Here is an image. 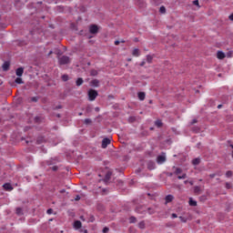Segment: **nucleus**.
<instances>
[{
    "label": "nucleus",
    "mask_w": 233,
    "mask_h": 233,
    "mask_svg": "<svg viewBox=\"0 0 233 233\" xmlns=\"http://www.w3.org/2000/svg\"><path fill=\"white\" fill-rule=\"evenodd\" d=\"M108 230H110L108 228H104L102 232L103 233H108Z\"/></svg>",
    "instance_id": "38"
},
{
    "label": "nucleus",
    "mask_w": 233,
    "mask_h": 233,
    "mask_svg": "<svg viewBox=\"0 0 233 233\" xmlns=\"http://www.w3.org/2000/svg\"><path fill=\"white\" fill-rule=\"evenodd\" d=\"M132 56H134L135 57H139L140 56L139 49L138 48L134 49L132 52Z\"/></svg>",
    "instance_id": "16"
},
{
    "label": "nucleus",
    "mask_w": 233,
    "mask_h": 233,
    "mask_svg": "<svg viewBox=\"0 0 233 233\" xmlns=\"http://www.w3.org/2000/svg\"><path fill=\"white\" fill-rule=\"evenodd\" d=\"M156 127H157L158 128H161V127H163V122H161V120H157L155 122Z\"/></svg>",
    "instance_id": "21"
},
{
    "label": "nucleus",
    "mask_w": 233,
    "mask_h": 233,
    "mask_svg": "<svg viewBox=\"0 0 233 233\" xmlns=\"http://www.w3.org/2000/svg\"><path fill=\"white\" fill-rule=\"evenodd\" d=\"M43 140H44V138H43V137H40V138H38V139L36 140V143H37L38 145H41V143H43Z\"/></svg>",
    "instance_id": "35"
},
{
    "label": "nucleus",
    "mask_w": 233,
    "mask_h": 233,
    "mask_svg": "<svg viewBox=\"0 0 233 233\" xmlns=\"http://www.w3.org/2000/svg\"><path fill=\"white\" fill-rule=\"evenodd\" d=\"M201 163V159L199 158H195L192 160V165L198 166Z\"/></svg>",
    "instance_id": "19"
},
{
    "label": "nucleus",
    "mask_w": 233,
    "mask_h": 233,
    "mask_svg": "<svg viewBox=\"0 0 233 233\" xmlns=\"http://www.w3.org/2000/svg\"><path fill=\"white\" fill-rule=\"evenodd\" d=\"M79 199H81V197H79V195H77V196L75 198V201H79Z\"/></svg>",
    "instance_id": "41"
},
{
    "label": "nucleus",
    "mask_w": 233,
    "mask_h": 233,
    "mask_svg": "<svg viewBox=\"0 0 233 233\" xmlns=\"http://www.w3.org/2000/svg\"><path fill=\"white\" fill-rule=\"evenodd\" d=\"M57 166H54L53 167H52V170L54 171V172H56V170H57Z\"/></svg>",
    "instance_id": "42"
},
{
    "label": "nucleus",
    "mask_w": 233,
    "mask_h": 233,
    "mask_svg": "<svg viewBox=\"0 0 233 233\" xmlns=\"http://www.w3.org/2000/svg\"><path fill=\"white\" fill-rule=\"evenodd\" d=\"M90 86H96V87L99 86V80H97V79L92 80V81L90 82Z\"/></svg>",
    "instance_id": "14"
},
{
    "label": "nucleus",
    "mask_w": 233,
    "mask_h": 233,
    "mask_svg": "<svg viewBox=\"0 0 233 233\" xmlns=\"http://www.w3.org/2000/svg\"><path fill=\"white\" fill-rule=\"evenodd\" d=\"M81 227H82L81 221L76 220V221L74 222V228H75L76 230H79V228H81Z\"/></svg>",
    "instance_id": "10"
},
{
    "label": "nucleus",
    "mask_w": 233,
    "mask_h": 233,
    "mask_svg": "<svg viewBox=\"0 0 233 233\" xmlns=\"http://www.w3.org/2000/svg\"><path fill=\"white\" fill-rule=\"evenodd\" d=\"M190 207H198V202L193 200L192 198L189 199Z\"/></svg>",
    "instance_id": "20"
},
{
    "label": "nucleus",
    "mask_w": 233,
    "mask_h": 233,
    "mask_svg": "<svg viewBox=\"0 0 233 233\" xmlns=\"http://www.w3.org/2000/svg\"><path fill=\"white\" fill-rule=\"evenodd\" d=\"M154 59L153 56L147 55V63H152V60Z\"/></svg>",
    "instance_id": "23"
},
{
    "label": "nucleus",
    "mask_w": 233,
    "mask_h": 233,
    "mask_svg": "<svg viewBox=\"0 0 233 233\" xmlns=\"http://www.w3.org/2000/svg\"><path fill=\"white\" fill-rule=\"evenodd\" d=\"M35 120L36 123H37V121H39V117H35Z\"/></svg>",
    "instance_id": "55"
},
{
    "label": "nucleus",
    "mask_w": 233,
    "mask_h": 233,
    "mask_svg": "<svg viewBox=\"0 0 233 233\" xmlns=\"http://www.w3.org/2000/svg\"><path fill=\"white\" fill-rule=\"evenodd\" d=\"M184 183H185V185H187V183H188V180H185Z\"/></svg>",
    "instance_id": "58"
},
{
    "label": "nucleus",
    "mask_w": 233,
    "mask_h": 233,
    "mask_svg": "<svg viewBox=\"0 0 233 233\" xmlns=\"http://www.w3.org/2000/svg\"><path fill=\"white\" fill-rule=\"evenodd\" d=\"M96 112H99V107L95 108Z\"/></svg>",
    "instance_id": "54"
},
{
    "label": "nucleus",
    "mask_w": 233,
    "mask_h": 233,
    "mask_svg": "<svg viewBox=\"0 0 233 233\" xmlns=\"http://www.w3.org/2000/svg\"><path fill=\"white\" fill-rule=\"evenodd\" d=\"M196 123H198V120L197 119H193V121L191 122V125H194Z\"/></svg>",
    "instance_id": "47"
},
{
    "label": "nucleus",
    "mask_w": 233,
    "mask_h": 233,
    "mask_svg": "<svg viewBox=\"0 0 233 233\" xmlns=\"http://www.w3.org/2000/svg\"><path fill=\"white\" fill-rule=\"evenodd\" d=\"M137 221V218H136V217L129 218V223H136Z\"/></svg>",
    "instance_id": "27"
},
{
    "label": "nucleus",
    "mask_w": 233,
    "mask_h": 233,
    "mask_svg": "<svg viewBox=\"0 0 233 233\" xmlns=\"http://www.w3.org/2000/svg\"><path fill=\"white\" fill-rule=\"evenodd\" d=\"M140 66H145V61H142V62L140 63Z\"/></svg>",
    "instance_id": "49"
},
{
    "label": "nucleus",
    "mask_w": 233,
    "mask_h": 233,
    "mask_svg": "<svg viewBox=\"0 0 233 233\" xmlns=\"http://www.w3.org/2000/svg\"><path fill=\"white\" fill-rule=\"evenodd\" d=\"M177 179H187V174L184 173L181 176L178 175Z\"/></svg>",
    "instance_id": "30"
},
{
    "label": "nucleus",
    "mask_w": 233,
    "mask_h": 233,
    "mask_svg": "<svg viewBox=\"0 0 233 233\" xmlns=\"http://www.w3.org/2000/svg\"><path fill=\"white\" fill-rule=\"evenodd\" d=\"M147 168L149 170H154L156 168V164L154 162H152V161L148 162L147 163Z\"/></svg>",
    "instance_id": "13"
},
{
    "label": "nucleus",
    "mask_w": 233,
    "mask_h": 233,
    "mask_svg": "<svg viewBox=\"0 0 233 233\" xmlns=\"http://www.w3.org/2000/svg\"><path fill=\"white\" fill-rule=\"evenodd\" d=\"M135 41L137 43L139 40L137 38H135Z\"/></svg>",
    "instance_id": "61"
},
{
    "label": "nucleus",
    "mask_w": 233,
    "mask_h": 233,
    "mask_svg": "<svg viewBox=\"0 0 233 233\" xmlns=\"http://www.w3.org/2000/svg\"><path fill=\"white\" fill-rule=\"evenodd\" d=\"M81 85H83V78H77L76 86H81Z\"/></svg>",
    "instance_id": "25"
},
{
    "label": "nucleus",
    "mask_w": 233,
    "mask_h": 233,
    "mask_svg": "<svg viewBox=\"0 0 233 233\" xmlns=\"http://www.w3.org/2000/svg\"><path fill=\"white\" fill-rule=\"evenodd\" d=\"M25 72V69L23 67H19L16 69V76H18V77H21V76H23V73Z\"/></svg>",
    "instance_id": "12"
},
{
    "label": "nucleus",
    "mask_w": 233,
    "mask_h": 233,
    "mask_svg": "<svg viewBox=\"0 0 233 233\" xmlns=\"http://www.w3.org/2000/svg\"><path fill=\"white\" fill-rule=\"evenodd\" d=\"M52 212H54L52 208L47 209V214H52Z\"/></svg>",
    "instance_id": "44"
},
{
    "label": "nucleus",
    "mask_w": 233,
    "mask_h": 233,
    "mask_svg": "<svg viewBox=\"0 0 233 233\" xmlns=\"http://www.w3.org/2000/svg\"><path fill=\"white\" fill-rule=\"evenodd\" d=\"M59 65H68L70 63V57L66 56H63L62 57L58 58Z\"/></svg>",
    "instance_id": "2"
},
{
    "label": "nucleus",
    "mask_w": 233,
    "mask_h": 233,
    "mask_svg": "<svg viewBox=\"0 0 233 233\" xmlns=\"http://www.w3.org/2000/svg\"><path fill=\"white\" fill-rule=\"evenodd\" d=\"M2 69L4 72H8L10 70V62L5 61L3 65H2Z\"/></svg>",
    "instance_id": "7"
},
{
    "label": "nucleus",
    "mask_w": 233,
    "mask_h": 233,
    "mask_svg": "<svg viewBox=\"0 0 233 233\" xmlns=\"http://www.w3.org/2000/svg\"><path fill=\"white\" fill-rule=\"evenodd\" d=\"M229 21H233V13L228 16Z\"/></svg>",
    "instance_id": "43"
},
{
    "label": "nucleus",
    "mask_w": 233,
    "mask_h": 233,
    "mask_svg": "<svg viewBox=\"0 0 233 233\" xmlns=\"http://www.w3.org/2000/svg\"><path fill=\"white\" fill-rule=\"evenodd\" d=\"M209 177H210L211 179H214V177H216V173L210 174V175H209Z\"/></svg>",
    "instance_id": "40"
},
{
    "label": "nucleus",
    "mask_w": 233,
    "mask_h": 233,
    "mask_svg": "<svg viewBox=\"0 0 233 233\" xmlns=\"http://www.w3.org/2000/svg\"><path fill=\"white\" fill-rule=\"evenodd\" d=\"M171 218H177V214H176V213H173V214L171 215Z\"/></svg>",
    "instance_id": "45"
},
{
    "label": "nucleus",
    "mask_w": 233,
    "mask_h": 233,
    "mask_svg": "<svg viewBox=\"0 0 233 233\" xmlns=\"http://www.w3.org/2000/svg\"><path fill=\"white\" fill-rule=\"evenodd\" d=\"M226 176L227 177H232V171H227Z\"/></svg>",
    "instance_id": "33"
},
{
    "label": "nucleus",
    "mask_w": 233,
    "mask_h": 233,
    "mask_svg": "<svg viewBox=\"0 0 233 233\" xmlns=\"http://www.w3.org/2000/svg\"><path fill=\"white\" fill-rule=\"evenodd\" d=\"M177 188H181V187L180 186H177Z\"/></svg>",
    "instance_id": "64"
},
{
    "label": "nucleus",
    "mask_w": 233,
    "mask_h": 233,
    "mask_svg": "<svg viewBox=\"0 0 233 233\" xmlns=\"http://www.w3.org/2000/svg\"><path fill=\"white\" fill-rule=\"evenodd\" d=\"M160 14H166L167 13V8L165 6H161L159 9Z\"/></svg>",
    "instance_id": "29"
},
{
    "label": "nucleus",
    "mask_w": 233,
    "mask_h": 233,
    "mask_svg": "<svg viewBox=\"0 0 233 233\" xmlns=\"http://www.w3.org/2000/svg\"><path fill=\"white\" fill-rule=\"evenodd\" d=\"M193 5H195V6H198V8H199V1L198 0H194Z\"/></svg>",
    "instance_id": "34"
},
{
    "label": "nucleus",
    "mask_w": 233,
    "mask_h": 233,
    "mask_svg": "<svg viewBox=\"0 0 233 233\" xmlns=\"http://www.w3.org/2000/svg\"><path fill=\"white\" fill-rule=\"evenodd\" d=\"M5 190H8V191H11V190H14V187H12V185L10 183H5L3 185Z\"/></svg>",
    "instance_id": "9"
},
{
    "label": "nucleus",
    "mask_w": 233,
    "mask_h": 233,
    "mask_svg": "<svg viewBox=\"0 0 233 233\" xmlns=\"http://www.w3.org/2000/svg\"><path fill=\"white\" fill-rule=\"evenodd\" d=\"M226 188H228V189L232 188V184H231V183L227 182V183H226Z\"/></svg>",
    "instance_id": "32"
},
{
    "label": "nucleus",
    "mask_w": 233,
    "mask_h": 233,
    "mask_svg": "<svg viewBox=\"0 0 233 233\" xmlns=\"http://www.w3.org/2000/svg\"><path fill=\"white\" fill-rule=\"evenodd\" d=\"M31 101H34L35 103L37 101V98L36 97H32Z\"/></svg>",
    "instance_id": "46"
},
{
    "label": "nucleus",
    "mask_w": 233,
    "mask_h": 233,
    "mask_svg": "<svg viewBox=\"0 0 233 233\" xmlns=\"http://www.w3.org/2000/svg\"><path fill=\"white\" fill-rule=\"evenodd\" d=\"M179 219L182 221V223H187V218L184 217H179Z\"/></svg>",
    "instance_id": "37"
},
{
    "label": "nucleus",
    "mask_w": 233,
    "mask_h": 233,
    "mask_svg": "<svg viewBox=\"0 0 233 233\" xmlns=\"http://www.w3.org/2000/svg\"><path fill=\"white\" fill-rule=\"evenodd\" d=\"M145 92H139L138 93V99H140V101H145Z\"/></svg>",
    "instance_id": "18"
},
{
    "label": "nucleus",
    "mask_w": 233,
    "mask_h": 233,
    "mask_svg": "<svg viewBox=\"0 0 233 233\" xmlns=\"http://www.w3.org/2000/svg\"><path fill=\"white\" fill-rule=\"evenodd\" d=\"M87 96L90 101H96V97L99 96V93H97V91L95 89H89Z\"/></svg>",
    "instance_id": "1"
},
{
    "label": "nucleus",
    "mask_w": 233,
    "mask_h": 233,
    "mask_svg": "<svg viewBox=\"0 0 233 233\" xmlns=\"http://www.w3.org/2000/svg\"><path fill=\"white\" fill-rule=\"evenodd\" d=\"M217 57L218 59H225V53H223L222 51H218L217 53Z\"/></svg>",
    "instance_id": "15"
},
{
    "label": "nucleus",
    "mask_w": 233,
    "mask_h": 233,
    "mask_svg": "<svg viewBox=\"0 0 233 233\" xmlns=\"http://www.w3.org/2000/svg\"><path fill=\"white\" fill-rule=\"evenodd\" d=\"M15 82L17 84V85H23V78L21 77H17L15 78Z\"/></svg>",
    "instance_id": "22"
},
{
    "label": "nucleus",
    "mask_w": 233,
    "mask_h": 233,
    "mask_svg": "<svg viewBox=\"0 0 233 233\" xmlns=\"http://www.w3.org/2000/svg\"><path fill=\"white\" fill-rule=\"evenodd\" d=\"M165 161H167V157H165V155H160L157 157V162L158 165H162V163H165Z\"/></svg>",
    "instance_id": "5"
},
{
    "label": "nucleus",
    "mask_w": 233,
    "mask_h": 233,
    "mask_svg": "<svg viewBox=\"0 0 233 233\" xmlns=\"http://www.w3.org/2000/svg\"><path fill=\"white\" fill-rule=\"evenodd\" d=\"M120 43H125V40H121Z\"/></svg>",
    "instance_id": "62"
},
{
    "label": "nucleus",
    "mask_w": 233,
    "mask_h": 233,
    "mask_svg": "<svg viewBox=\"0 0 233 233\" xmlns=\"http://www.w3.org/2000/svg\"><path fill=\"white\" fill-rule=\"evenodd\" d=\"M232 56H233V52H228V53L227 54V57H232Z\"/></svg>",
    "instance_id": "39"
},
{
    "label": "nucleus",
    "mask_w": 233,
    "mask_h": 233,
    "mask_svg": "<svg viewBox=\"0 0 233 233\" xmlns=\"http://www.w3.org/2000/svg\"><path fill=\"white\" fill-rule=\"evenodd\" d=\"M90 34H97L99 32V27L96 25H92L89 27Z\"/></svg>",
    "instance_id": "3"
},
{
    "label": "nucleus",
    "mask_w": 233,
    "mask_h": 233,
    "mask_svg": "<svg viewBox=\"0 0 233 233\" xmlns=\"http://www.w3.org/2000/svg\"><path fill=\"white\" fill-rule=\"evenodd\" d=\"M189 185H194V182L193 181H189Z\"/></svg>",
    "instance_id": "56"
},
{
    "label": "nucleus",
    "mask_w": 233,
    "mask_h": 233,
    "mask_svg": "<svg viewBox=\"0 0 233 233\" xmlns=\"http://www.w3.org/2000/svg\"><path fill=\"white\" fill-rule=\"evenodd\" d=\"M56 108V109L63 108V106H57Z\"/></svg>",
    "instance_id": "50"
},
{
    "label": "nucleus",
    "mask_w": 233,
    "mask_h": 233,
    "mask_svg": "<svg viewBox=\"0 0 233 233\" xmlns=\"http://www.w3.org/2000/svg\"><path fill=\"white\" fill-rule=\"evenodd\" d=\"M16 214H17V216H23V208H16Z\"/></svg>",
    "instance_id": "24"
},
{
    "label": "nucleus",
    "mask_w": 233,
    "mask_h": 233,
    "mask_svg": "<svg viewBox=\"0 0 233 233\" xmlns=\"http://www.w3.org/2000/svg\"><path fill=\"white\" fill-rule=\"evenodd\" d=\"M84 233H88V230H85Z\"/></svg>",
    "instance_id": "63"
},
{
    "label": "nucleus",
    "mask_w": 233,
    "mask_h": 233,
    "mask_svg": "<svg viewBox=\"0 0 233 233\" xmlns=\"http://www.w3.org/2000/svg\"><path fill=\"white\" fill-rule=\"evenodd\" d=\"M167 176L172 177L174 176V173H168Z\"/></svg>",
    "instance_id": "52"
},
{
    "label": "nucleus",
    "mask_w": 233,
    "mask_h": 233,
    "mask_svg": "<svg viewBox=\"0 0 233 233\" xmlns=\"http://www.w3.org/2000/svg\"><path fill=\"white\" fill-rule=\"evenodd\" d=\"M138 227H139V228H141V229L145 228V221L139 222V223H138Z\"/></svg>",
    "instance_id": "31"
},
{
    "label": "nucleus",
    "mask_w": 233,
    "mask_h": 233,
    "mask_svg": "<svg viewBox=\"0 0 233 233\" xmlns=\"http://www.w3.org/2000/svg\"><path fill=\"white\" fill-rule=\"evenodd\" d=\"M56 117H61V115L57 114V115H56Z\"/></svg>",
    "instance_id": "59"
},
{
    "label": "nucleus",
    "mask_w": 233,
    "mask_h": 233,
    "mask_svg": "<svg viewBox=\"0 0 233 233\" xmlns=\"http://www.w3.org/2000/svg\"><path fill=\"white\" fill-rule=\"evenodd\" d=\"M194 190V194H196V196H199V194L203 193V188H201V186H195L193 187Z\"/></svg>",
    "instance_id": "4"
},
{
    "label": "nucleus",
    "mask_w": 233,
    "mask_h": 233,
    "mask_svg": "<svg viewBox=\"0 0 233 233\" xmlns=\"http://www.w3.org/2000/svg\"><path fill=\"white\" fill-rule=\"evenodd\" d=\"M173 170H175L174 174L176 176H179V174H181L183 172V169H181V167H173Z\"/></svg>",
    "instance_id": "11"
},
{
    "label": "nucleus",
    "mask_w": 233,
    "mask_h": 233,
    "mask_svg": "<svg viewBox=\"0 0 233 233\" xmlns=\"http://www.w3.org/2000/svg\"><path fill=\"white\" fill-rule=\"evenodd\" d=\"M53 54H54V52L50 51V52L48 53V56H52Z\"/></svg>",
    "instance_id": "51"
},
{
    "label": "nucleus",
    "mask_w": 233,
    "mask_h": 233,
    "mask_svg": "<svg viewBox=\"0 0 233 233\" xmlns=\"http://www.w3.org/2000/svg\"><path fill=\"white\" fill-rule=\"evenodd\" d=\"M119 43H121L120 41H118V40H116L115 41V45L117 46V45H119Z\"/></svg>",
    "instance_id": "48"
},
{
    "label": "nucleus",
    "mask_w": 233,
    "mask_h": 233,
    "mask_svg": "<svg viewBox=\"0 0 233 233\" xmlns=\"http://www.w3.org/2000/svg\"><path fill=\"white\" fill-rule=\"evenodd\" d=\"M174 200V196H172V195H167V197H166V203H171V201H173Z\"/></svg>",
    "instance_id": "17"
},
{
    "label": "nucleus",
    "mask_w": 233,
    "mask_h": 233,
    "mask_svg": "<svg viewBox=\"0 0 233 233\" xmlns=\"http://www.w3.org/2000/svg\"><path fill=\"white\" fill-rule=\"evenodd\" d=\"M84 123H85V125H91L92 124V120L90 118H86L84 120Z\"/></svg>",
    "instance_id": "28"
},
{
    "label": "nucleus",
    "mask_w": 233,
    "mask_h": 233,
    "mask_svg": "<svg viewBox=\"0 0 233 233\" xmlns=\"http://www.w3.org/2000/svg\"><path fill=\"white\" fill-rule=\"evenodd\" d=\"M97 74H98V72H97V70H96V69H92V70L90 71V76H97Z\"/></svg>",
    "instance_id": "26"
},
{
    "label": "nucleus",
    "mask_w": 233,
    "mask_h": 233,
    "mask_svg": "<svg viewBox=\"0 0 233 233\" xmlns=\"http://www.w3.org/2000/svg\"><path fill=\"white\" fill-rule=\"evenodd\" d=\"M62 79H63L64 81H68V76H67V75H63V76H62Z\"/></svg>",
    "instance_id": "36"
},
{
    "label": "nucleus",
    "mask_w": 233,
    "mask_h": 233,
    "mask_svg": "<svg viewBox=\"0 0 233 233\" xmlns=\"http://www.w3.org/2000/svg\"><path fill=\"white\" fill-rule=\"evenodd\" d=\"M112 177V171H108L104 178V182L105 183H108V181H110V178Z\"/></svg>",
    "instance_id": "8"
},
{
    "label": "nucleus",
    "mask_w": 233,
    "mask_h": 233,
    "mask_svg": "<svg viewBox=\"0 0 233 233\" xmlns=\"http://www.w3.org/2000/svg\"><path fill=\"white\" fill-rule=\"evenodd\" d=\"M221 106H222V105H218V108H221Z\"/></svg>",
    "instance_id": "57"
},
{
    "label": "nucleus",
    "mask_w": 233,
    "mask_h": 233,
    "mask_svg": "<svg viewBox=\"0 0 233 233\" xmlns=\"http://www.w3.org/2000/svg\"><path fill=\"white\" fill-rule=\"evenodd\" d=\"M80 218L82 219V221H85V217L81 216Z\"/></svg>",
    "instance_id": "53"
},
{
    "label": "nucleus",
    "mask_w": 233,
    "mask_h": 233,
    "mask_svg": "<svg viewBox=\"0 0 233 233\" xmlns=\"http://www.w3.org/2000/svg\"><path fill=\"white\" fill-rule=\"evenodd\" d=\"M111 142L112 140H110V138H104L102 140V148H106V147H108V145H110Z\"/></svg>",
    "instance_id": "6"
},
{
    "label": "nucleus",
    "mask_w": 233,
    "mask_h": 233,
    "mask_svg": "<svg viewBox=\"0 0 233 233\" xmlns=\"http://www.w3.org/2000/svg\"><path fill=\"white\" fill-rule=\"evenodd\" d=\"M60 192H61V194H64V192H65V189L61 190Z\"/></svg>",
    "instance_id": "60"
}]
</instances>
